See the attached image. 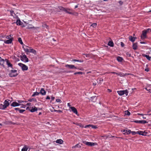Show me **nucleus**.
Returning a JSON list of instances; mask_svg holds the SVG:
<instances>
[{"mask_svg": "<svg viewBox=\"0 0 151 151\" xmlns=\"http://www.w3.org/2000/svg\"><path fill=\"white\" fill-rule=\"evenodd\" d=\"M17 71L16 70H11L10 73H9V75L11 77L16 76L18 74L17 73Z\"/></svg>", "mask_w": 151, "mask_h": 151, "instance_id": "1", "label": "nucleus"}, {"mask_svg": "<svg viewBox=\"0 0 151 151\" xmlns=\"http://www.w3.org/2000/svg\"><path fill=\"white\" fill-rule=\"evenodd\" d=\"M128 91L127 90L123 91H117V93L119 95L122 96L125 94L126 96H127L128 94Z\"/></svg>", "mask_w": 151, "mask_h": 151, "instance_id": "2", "label": "nucleus"}, {"mask_svg": "<svg viewBox=\"0 0 151 151\" xmlns=\"http://www.w3.org/2000/svg\"><path fill=\"white\" fill-rule=\"evenodd\" d=\"M18 65L19 66L21 67L22 70H28V67L26 65H25L21 63H19Z\"/></svg>", "mask_w": 151, "mask_h": 151, "instance_id": "3", "label": "nucleus"}, {"mask_svg": "<svg viewBox=\"0 0 151 151\" xmlns=\"http://www.w3.org/2000/svg\"><path fill=\"white\" fill-rule=\"evenodd\" d=\"M20 57L21 60L23 61L26 62H28V59L27 58L26 55H20Z\"/></svg>", "mask_w": 151, "mask_h": 151, "instance_id": "4", "label": "nucleus"}, {"mask_svg": "<svg viewBox=\"0 0 151 151\" xmlns=\"http://www.w3.org/2000/svg\"><path fill=\"white\" fill-rule=\"evenodd\" d=\"M83 142L88 146H93L95 145V143L93 142H87L86 141H83Z\"/></svg>", "mask_w": 151, "mask_h": 151, "instance_id": "5", "label": "nucleus"}, {"mask_svg": "<svg viewBox=\"0 0 151 151\" xmlns=\"http://www.w3.org/2000/svg\"><path fill=\"white\" fill-rule=\"evenodd\" d=\"M65 67L66 68H68L70 69H76L77 68L76 67H75L74 65H68L66 64L65 65Z\"/></svg>", "mask_w": 151, "mask_h": 151, "instance_id": "6", "label": "nucleus"}, {"mask_svg": "<svg viewBox=\"0 0 151 151\" xmlns=\"http://www.w3.org/2000/svg\"><path fill=\"white\" fill-rule=\"evenodd\" d=\"M146 32L144 30H143L142 32V34L141 36V38L142 39H144L146 37V35L147 34Z\"/></svg>", "mask_w": 151, "mask_h": 151, "instance_id": "7", "label": "nucleus"}, {"mask_svg": "<svg viewBox=\"0 0 151 151\" xmlns=\"http://www.w3.org/2000/svg\"><path fill=\"white\" fill-rule=\"evenodd\" d=\"M20 104L17 102L16 101L13 102L11 104V106L13 107L19 106Z\"/></svg>", "mask_w": 151, "mask_h": 151, "instance_id": "8", "label": "nucleus"}, {"mask_svg": "<svg viewBox=\"0 0 151 151\" xmlns=\"http://www.w3.org/2000/svg\"><path fill=\"white\" fill-rule=\"evenodd\" d=\"M40 93L42 95H45L46 93V91L44 90V89L43 88H41L40 92Z\"/></svg>", "mask_w": 151, "mask_h": 151, "instance_id": "9", "label": "nucleus"}, {"mask_svg": "<svg viewBox=\"0 0 151 151\" xmlns=\"http://www.w3.org/2000/svg\"><path fill=\"white\" fill-rule=\"evenodd\" d=\"M70 108L71 109L72 111L75 114H78V112L76 109L74 107H70Z\"/></svg>", "mask_w": 151, "mask_h": 151, "instance_id": "10", "label": "nucleus"}, {"mask_svg": "<svg viewBox=\"0 0 151 151\" xmlns=\"http://www.w3.org/2000/svg\"><path fill=\"white\" fill-rule=\"evenodd\" d=\"M9 100L7 99L5 100L4 102V105L6 106V107L8 106L9 105Z\"/></svg>", "mask_w": 151, "mask_h": 151, "instance_id": "11", "label": "nucleus"}, {"mask_svg": "<svg viewBox=\"0 0 151 151\" xmlns=\"http://www.w3.org/2000/svg\"><path fill=\"white\" fill-rule=\"evenodd\" d=\"M134 122L139 123L145 124L147 123V122L145 120H139L135 121Z\"/></svg>", "mask_w": 151, "mask_h": 151, "instance_id": "12", "label": "nucleus"}, {"mask_svg": "<svg viewBox=\"0 0 151 151\" xmlns=\"http://www.w3.org/2000/svg\"><path fill=\"white\" fill-rule=\"evenodd\" d=\"M37 107L35 106H33L32 107V109L30 110V111L32 112H33L37 111Z\"/></svg>", "mask_w": 151, "mask_h": 151, "instance_id": "13", "label": "nucleus"}, {"mask_svg": "<svg viewBox=\"0 0 151 151\" xmlns=\"http://www.w3.org/2000/svg\"><path fill=\"white\" fill-rule=\"evenodd\" d=\"M5 60H4L1 58L0 59V65L4 67V63Z\"/></svg>", "mask_w": 151, "mask_h": 151, "instance_id": "14", "label": "nucleus"}, {"mask_svg": "<svg viewBox=\"0 0 151 151\" xmlns=\"http://www.w3.org/2000/svg\"><path fill=\"white\" fill-rule=\"evenodd\" d=\"M137 134H139V135L145 136L146 135V133H145V132L142 131H137Z\"/></svg>", "mask_w": 151, "mask_h": 151, "instance_id": "15", "label": "nucleus"}, {"mask_svg": "<svg viewBox=\"0 0 151 151\" xmlns=\"http://www.w3.org/2000/svg\"><path fill=\"white\" fill-rule=\"evenodd\" d=\"M132 47L134 50H136L137 47V43L136 42L133 43L132 46Z\"/></svg>", "mask_w": 151, "mask_h": 151, "instance_id": "16", "label": "nucleus"}, {"mask_svg": "<svg viewBox=\"0 0 151 151\" xmlns=\"http://www.w3.org/2000/svg\"><path fill=\"white\" fill-rule=\"evenodd\" d=\"M12 39H10L4 41V43L6 44H10L12 42Z\"/></svg>", "mask_w": 151, "mask_h": 151, "instance_id": "17", "label": "nucleus"}, {"mask_svg": "<svg viewBox=\"0 0 151 151\" xmlns=\"http://www.w3.org/2000/svg\"><path fill=\"white\" fill-rule=\"evenodd\" d=\"M129 39L130 41L133 42L135 41L134 37H133L132 36H129Z\"/></svg>", "mask_w": 151, "mask_h": 151, "instance_id": "18", "label": "nucleus"}, {"mask_svg": "<svg viewBox=\"0 0 151 151\" xmlns=\"http://www.w3.org/2000/svg\"><path fill=\"white\" fill-rule=\"evenodd\" d=\"M5 60L6 61V64L8 65V67H12V65L10 62H9V60L6 59H5Z\"/></svg>", "mask_w": 151, "mask_h": 151, "instance_id": "19", "label": "nucleus"}, {"mask_svg": "<svg viewBox=\"0 0 151 151\" xmlns=\"http://www.w3.org/2000/svg\"><path fill=\"white\" fill-rule=\"evenodd\" d=\"M6 106L4 104H0V109H4L6 108Z\"/></svg>", "mask_w": 151, "mask_h": 151, "instance_id": "20", "label": "nucleus"}, {"mask_svg": "<svg viewBox=\"0 0 151 151\" xmlns=\"http://www.w3.org/2000/svg\"><path fill=\"white\" fill-rule=\"evenodd\" d=\"M56 142L57 143H59L60 144H62L63 142V141L61 139H59L57 140L56 141Z\"/></svg>", "mask_w": 151, "mask_h": 151, "instance_id": "21", "label": "nucleus"}, {"mask_svg": "<svg viewBox=\"0 0 151 151\" xmlns=\"http://www.w3.org/2000/svg\"><path fill=\"white\" fill-rule=\"evenodd\" d=\"M29 52L35 54H36V51L32 49H29Z\"/></svg>", "mask_w": 151, "mask_h": 151, "instance_id": "22", "label": "nucleus"}, {"mask_svg": "<svg viewBox=\"0 0 151 151\" xmlns=\"http://www.w3.org/2000/svg\"><path fill=\"white\" fill-rule=\"evenodd\" d=\"M28 147L26 145H25L23 147L21 151H27Z\"/></svg>", "mask_w": 151, "mask_h": 151, "instance_id": "23", "label": "nucleus"}, {"mask_svg": "<svg viewBox=\"0 0 151 151\" xmlns=\"http://www.w3.org/2000/svg\"><path fill=\"white\" fill-rule=\"evenodd\" d=\"M72 61L78 62L82 63L83 62V60H78L77 59H73L72 60Z\"/></svg>", "mask_w": 151, "mask_h": 151, "instance_id": "24", "label": "nucleus"}, {"mask_svg": "<svg viewBox=\"0 0 151 151\" xmlns=\"http://www.w3.org/2000/svg\"><path fill=\"white\" fill-rule=\"evenodd\" d=\"M143 56L145 57L147 59L149 60H150L151 58V57L149 56L148 55H147L145 54H143Z\"/></svg>", "mask_w": 151, "mask_h": 151, "instance_id": "25", "label": "nucleus"}, {"mask_svg": "<svg viewBox=\"0 0 151 151\" xmlns=\"http://www.w3.org/2000/svg\"><path fill=\"white\" fill-rule=\"evenodd\" d=\"M108 45L111 47H113L114 46V43L112 41H109L108 43Z\"/></svg>", "mask_w": 151, "mask_h": 151, "instance_id": "26", "label": "nucleus"}, {"mask_svg": "<svg viewBox=\"0 0 151 151\" xmlns=\"http://www.w3.org/2000/svg\"><path fill=\"white\" fill-rule=\"evenodd\" d=\"M27 29H32L34 28V29H35V28L34 27H33L32 24H29L27 28Z\"/></svg>", "mask_w": 151, "mask_h": 151, "instance_id": "27", "label": "nucleus"}, {"mask_svg": "<svg viewBox=\"0 0 151 151\" xmlns=\"http://www.w3.org/2000/svg\"><path fill=\"white\" fill-rule=\"evenodd\" d=\"M117 60L118 61L121 62L122 61L123 58L122 57L119 56L117 57Z\"/></svg>", "mask_w": 151, "mask_h": 151, "instance_id": "28", "label": "nucleus"}, {"mask_svg": "<svg viewBox=\"0 0 151 151\" xmlns=\"http://www.w3.org/2000/svg\"><path fill=\"white\" fill-rule=\"evenodd\" d=\"M39 93H40V92L39 93L37 92H35L32 95V96L34 97L35 96H37L38 95Z\"/></svg>", "mask_w": 151, "mask_h": 151, "instance_id": "29", "label": "nucleus"}, {"mask_svg": "<svg viewBox=\"0 0 151 151\" xmlns=\"http://www.w3.org/2000/svg\"><path fill=\"white\" fill-rule=\"evenodd\" d=\"M16 24L17 25H21V22L19 19L17 20L16 22Z\"/></svg>", "mask_w": 151, "mask_h": 151, "instance_id": "30", "label": "nucleus"}, {"mask_svg": "<svg viewBox=\"0 0 151 151\" xmlns=\"http://www.w3.org/2000/svg\"><path fill=\"white\" fill-rule=\"evenodd\" d=\"M58 8L60 10H62L64 11H66V9L62 6H59L58 7Z\"/></svg>", "mask_w": 151, "mask_h": 151, "instance_id": "31", "label": "nucleus"}, {"mask_svg": "<svg viewBox=\"0 0 151 151\" xmlns=\"http://www.w3.org/2000/svg\"><path fill=\"white\" fill-rule=\"evenodd\" d=\"M125 133L127 134H129L131 133V131L129 129L126 130V131L125 132Z\"/></svg>", "mask_w": 151, "mask_h": 151, "instance_id": "32", "label": "nucleus"}, {"mask_svg": "<svg viewBox=\"0 0 151 151\" xmlns=\"http://www.w3.org/2000/svg\"><path fill=\"white\" fill-rule=\"evenodd\" d=\"M18 41L21 45H23V42L22 41V39L20 37L18 38Z\"/></svg>", "mask_w": 151, "mask_h": 151, "instance_id": "33", "label": "nucleus"}, {"mask_svg": "<svg viewBox=\"0 0 151 151\" xmlns=\"http://www.w3.org/2000/svg\"><path fill=\"white\" fill-rule=\"evenodd\" d=\"M97 24L96 23H93L91 25V26L94 28H95L97 26Z\"/></svg>", "mask_w": 151, "mask_h": 151, "instance_id": "34", "label": "nucleus"}, {"mask_svg": "<svg viewBox=\"0 0 151 151\" xmlns=\"http://www.w3.org/2000/svg\"><path fill=\"white\" fill-rule=\"evenodd\" d=\"M83 73L82 72H78L75 73L74 74L75 75L76 74H82Z\"/></svg>", "mask_w": 151, "mask_h": 151, "instance_id": "35", "label": "nucleus"}, {"mask_svg": "<svg viewBox=\"0 0 151 151\" xmlns=\"http://www.w3.org/2000/svg\"><path fill=\"white\" fill-rule=\"evenodd\" d=\"M125 113L126 115L129 116L130 115V113L128 111H125Z\"/></svg>", "mask_w": 151, "mask_h": 151, "instance_id": "36", "label": "nucleus"}, {"mask_svg": "<svg viewBox=\"0 0 151 151\" xmlns=\"http://www.w3.org/2000/svg\"><path fill=\"white\" fill-rule=\"evenodd\" d=\"M118 75L119 76H124V74L122 73H118Z\"/></svg>", "mask_w": 151, "mask_h": 151, "instance_id": "37", "label": "nucleus"}, {"mask_svg": "<svg viewBox=\"0 0 151 151\" xmlns=\"http://www.w3.org/2000/svg\"><path fill=\"white\" fill-rule=\"evenodd\" d=\"M10 12L11 14V15L14 16V15H15V14L14 13V12L13 11L11 10L10 11Z\"/></svg>", "mask_w": 151, "mask_h": 151, "instance_id": "38", "label": "nucleus"}, {"mask_svg": "<svg viewBox=\"0 0 151 151\" xmlns=\"http://www.w3.org/2000/svg\"><path fill=\"white\" fill-rule=\"evenodd\" d=\"M147 33V32H151V29H148L146 30H144Z\"/></svg>", "mask_w": 151, "mask_h": 151, "instance_id": "39", "label": "nucleus"}, {"mask_svg": "<svg viewBox=\"0 0 151 151\" xmlns=\"http://www.w3.org/2000/svg\"><path fill=\"white\" fill-rule=\"evenodd\" d=\"M101 137H103L104 139H106L108 137V136H107V135H104V136H101Z\"/></svg>", "mask_w": 151, "mask_h": 151, "instance_id": "40", "label": "nucleus"}, {"mask_svg": "<svg viewBox=\"0 0 151 151\" xmlns=\"http://www.w3.org/2000/svg\"><path fill=\"white\" fill-rule=\"evenodd\" d=\"M22 48L24 49V50L26 52H29V49H28L27 48L25 49L24 47L23 46Z\"/></svg>", "mask_w": 151, "mask_h": 151, "instance_id": "41", "label": "nucleus"}, {"mask_svg": "<svg viewBox=\"0 0 151 151\" xmlns=\"http://www.w3.org/2000/svg\"><path fill=\"white\" fill-rule=\"evenodd\" d=\"M131 133H132V134L133 135H134L135 134H137V132H134V131H132V132L131 131Z\"/></svg>", "mask_w": 151, "mask_h": 151, "instance_id": "42", "label": "nucleus"}, {"mask_svg": "<svg viewBox=\"0 0 151 151\" xmlns=\"http://www.w3.org/2000/svg\"><path fill=\"white\" fill-rule=\"evenodd\" d=\"M128 75H132V76H133L134 75L131 73H125L124 74V76Z\"/></svg>", "mask_w": 151, "mask_h": 151, "instance_id": "43", "label": "nucleus"}, {"mask_svg": "<svg viewBox=\"0 0 151 151\" xmlns=\"http://www.w3.org/2000/svg\"><path fill=\"white\" fill-rule=\"evenodd\" d=\"M120 5H122L123 4V2L121 0L119 1L118 2Z\"/></svg>", "mask_w": 151, "mask_h": 151, "instance_id": "44", "label": "nucleus"}, {"mask_svg": "<svg viewBox=\"0 0 151 151\" xmlns=\"http://www.w3.org/2000/svg\"><path fill=\"white\" fill-rule=\"evenodd\" d=\"M25 110H23V109H19V112H20V113H23L24 112V111H25Z\"/></svg>", "mask_w": 151, "mask_h": 151, "instance_id": "45", "label": "nucleus"}, {"mask_svg": "<svg viewBox=\"0 0 151 151\" xmlns=\"http://www.w3.org/2000/svg\"><path fill=\"white\" fill-rule=\"evenodd\" d=\"M91 127H92V128L95 129L97 128V127L96 126L94 125H91Z\"/></svg>", "mask_w": 151, "mask_h": 151, "instance_id": "46", "label": "nucleus"}, {"mask_svg": "<svg viewBox=\"0 0 151 151\" xmlns=\"http://www.w3.org/2000/svg\"><path fill=\"white\" fill-rule=\"evenodd\" d=\"M76 147L80 148L81 147V145H80L79 144H78L76 145Z\"/></svg>", "mask_w": 151, "mask_h": 151, "instance_id": "47", "label": "nucleus"}, {"mask_svg": "<svg viewBox=\"0 0 151 151\" xmlns=\"http://www.w3.org/2000/svg\"><path fill=\"white\" fill-rule=\"evenodd\" d=\"M91 124L86 125L84 127L85 128L88 127H91Z\"/></svg>", "mask_w": 151, "mask_h": 151, "instance_id": "48", "label": "nucleus"}, {"mask_svg": "<svg viewBox=\"0 0 151 151\" xmlns=\"http://www.w3.org/2000/svg\"><path fill=\"white\" fill-rule=\"evenodd\" d=\"M121 45L122 47H123L124 45V43L122 42H121Z\"/></svg>", "mask_w": 151, "mask_h": 151, "instance_id": "49", "label": "nucleus"}, {"mask_svg": "<svg viewBox=\"0 0 151 151\" xmlns=\"http://www.w3.org/2000/svg\"><path fill=\"white\" fill-rule=\"evenodd\" d=\"M111 73H112V74H116V75H118V73H116V72H111Z\"/></svg>", "mask_w": 151, "mask_h": 151, "instance_id": "50", "label": "nucleus"}, {"mask_svg": "<svg viewBox=\"0 0 151 151\" xmlns=\"http://www.w3.org/2000/svg\"><path fill=\"white\" fill-rule=\"evenodd\" d=\"M61 100L60 99H56V101L57 102H60Z\"/></svg>", "mask_w": 151, "mask_h": 151, "instance_id": "51", "label": "nucleus"}, {"mask_svg": "<svg viewBox=\"0 0 151 151\" xmlns=\"http://www.w3.org/2000/svg\"><path fill=\"white\" fill-rule=\"evenodd\" d=\"M85 55H86V57H88L90 56V54H85Z\"/></svg>", "mask_w": 151, "mask_h": 151, "instance_id": "52", "label": "nucleus"}, {"mask_svg": "<svg viewBox=\"0 0 151 151\" xmlns=\"http://www.w3.org/2000/svg\"><path fill=\"white\" fill-rule=\"evenodd\" d=\"M50 99V97L49 96H47L46 98V99Z\"/></svg>", "mask_w": 151, "mask_h": 151, "instance_id": "53", "label": "nucleus"}, {"mask_svg": "<svg viewBox=\"0 0 151 151\" xmlns=\"http://www.w3.org/2000/svg\"><path fill=\"white\" fill-rule=\"evenodd\" d=\"M14 109L16 110H19V111L20 109L19 108H15Z\"/></svg>", "mask_w": 151, "mask_h": 151, "instance_id": "54", "label": "nucleus"}, {"mask_svg": "<svg viewBox=\"0 0 151 151\" xmlns=\"http://www.w3.org/2000/svg\"><path fill=\"white\" fill-rule=\"evenodd\" d=\"M18 102L19 103H21L23 102V101H22V100H18Z\"/></svg>", "mask_w": 151, "mask_h": 151, "instance_id": "55", "label": "nucleus"}, {"mask_svg": "<svg viewBox=\"0 0 151 151\" xmlns=\"http://www.w3.org/2000/svg\"><path fill=\"white\" fill-rule=\"evenodd\" d=\"M145 70L147 72H148L149 71V70L148 68H146L145 69Z\"/></svg>", "mask_w": 151, "mask_h": 151, "instance_id": "56", "label": "nucleus"}, {"mask_svg": "<svg viewBox=\"0 0 151 151\" xmlns=\"http://www.w3.org/2000/svg\"><path fill=\"white\" fill-rule=\"evenodd\" d=\"M68 106L70 108V107H70V103H68Z\"/></svg>", "mask_w": 151, "mask_h": 151, "instance_id": "57", "label": "nucleus"}, {"mask_svg": "<svg viewBox=\"0 0 151 151\" xmlns=\"http://www.w3.org/2000/svg\"><path fill=\"white\" fill-rule=\"evenodd\" d=\"M33 99H29L28 100V101H29L30 102H31L32 101V100Z\"/></svg>", "mask_w": 151, "mask_h": 151, "instance_id": "58", "label": "nucleus"}, {"mask_svg": "<svg viewBox=\"0 0 151 151\" xmlns=\"http://www.w3.org/2000/svg\"><path fill=\"white\" fill-rule=\"evenodd\" d=\"M55 99V97H51V99L52 100H54V99Z\"/></svg>", "mask_w": 151, "mask_h": 151, "instance_id": "59", "label": "nucleus"}, {"mask_svg": "<svg viewBox=\"0 0 151 151\" xmlns=\"http://www.w3.org/2000/svg\"><path fill=\"white\" fill-rule=\"evenodd\" d=\"M30 104H31V103H27L26 104V105H27V106H30Z\"/></svg>", "mask_w": 151, "mask_h": 151, "instance_id": "60", "label": "nucleus"}, {"mask_svg": "<svg viewBox=\"0 0 151 151\" xmlns=\"http://www.w3.org/2000/svg\"><path fill=\"white\" fill-rule=\"evenodd\" d=\"M76 145H75V146H73L72 147V148H76Z\"/></svg>", "mask_w": 151, "mask_h": 151, "instance_id": "61", "label": "nucleus"}, {"mask_svg": "<svg viewBox=\"0 0 151 151\" xmlns=\"http://www.w3.org/2000/svg\"><path fill=\"white\" fill-rule=\"evenodd\" d=\"M140 43L141 44H145V42H140Z\"/></svg>", "mask_w": 151, "mask_h": 151, "instance_id": "62", "label": "nucleus"}, {"mask_svg": "<svg viewBox=\"0 0 151 151\" xmlns=\"http://www.w3.org/2000/svg\"><path fill=\"white\" fill-rule=\"evenodd\" d=\"M138 115L141 116H143L144 114H138Z\"/></svg>", "mask_w": 151, "mask_h": 151, "instance_id": "63", "label": "nucleus"}, {"mask_svg": "<svg viewBox=\"0 0 151 151\" xmlns=\"http://www.w3.org/2000/svg\"><path fill=\"white\" fill-rule=\"evenodd\" d=\"M65 12H66L67 13H68L69 14H71V13L70 12H68L66 10V11H65Z\"/></svg>", "mask_w": 151, "mask_h": 151, "instance_id": "64", "label": "nucleus"}]
</instances>
